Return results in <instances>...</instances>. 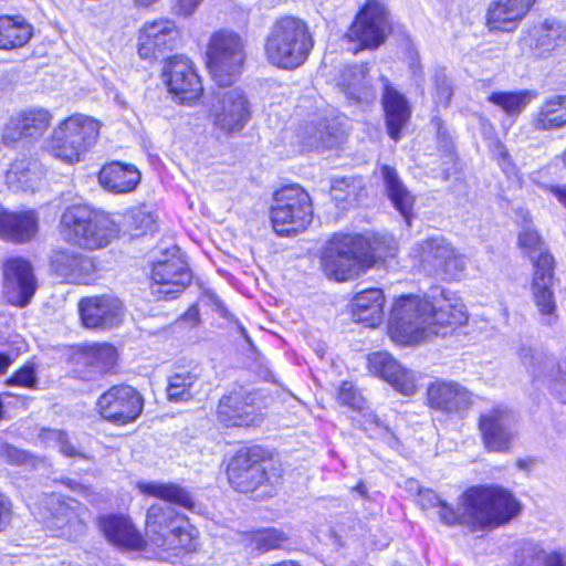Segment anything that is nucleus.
<instances>
[{"label": "nucleus", "mask_w": 566, "mask_h": 566, "mask_svg": "<svg viewBox=\"0 0 566 566\" xmlns=\"http://www.w3.org/2000/svg\"><path fill=\"white\" fill-rule=\"evenodd\" d=\"M434 82L436 91L433 94V99L437 105L447 107L452 96V87L450 81L446 75H437Z\"/></svg>", "instance_id": "obj_55"}, {"label": "nucleus", "mask_w": 566, "mask_h": 566, "mask_svg": "<svg viewBox=\"0 0 566 566\" xmlns=\"http://www.w3.org/2000/svg\"><path fill=\"white\" fill-rule=\"evenodd\" d=\"M352 238L358 247L366 269L374 266L384 258L392 256L397 251V242L390 233L352 234Z\"/></svg>", "instance_id": "obj_31"}, {"label": "nucleus", "mask_w": 566, "mask_h": 566, "mask_svg": "<svg viewBox=\"0 0 566 566\" xmlns=\"http://www.w3.org/2000/svg\"><path fill=\"white\" fill-rule=\"evenodd\" d=\"M39 439L46 447L57 448L65 457L85 458L84 453L70 443L67 434L62 430L43 428L39 433Z\"/></svg>", "instance_id": "obj_47"}, {"label": "nucleus", "mask_w": 566, "mask_h": 566, "mask_svg": "<svg viewBox=\"0 0 566 566\" xmlns=\"http://www.w3.org/2000/svg\"><path fill=\"white\" fill-rule=\"evenodd\" d=\"M51 266L57 276L74 284L91 283L96 271L91 256L71 251H56L52 255Z\"/></svg>", "instance_id": "obj_25"}, {"label": "nucleus", "mask_w": 566, "mask_h": 566, "mask_svg": "<svg viewBox=\"0 0 566 566\" xmlns=\"http://www.w3.org/2000/svg\"><path fill=\"white\" fill-rule=\"evenodd\" d=\"M60 231L64 239L83 249L107 247L119 233L118 224L109 214L87 205L69 206L61 216Z\"/></svg>", "instance_id": "obj_4"}, {"label": "nucleus", "mask_w": 566, "mask_h": 566, "mask_svg": "<svg viewBox=\"0 0 566 566\" xmlns=\"http://www.w3.org/2000/svg\"><path fill=\"white\" fill-rule=\"evenodd\" d=\"M535 0H493L486 12V25L491 31H514L531 10Z\"/></svg>", "instance_id": "obj_26"}, {"label": "nucleus", "mask_w": 566, "mask_h": 566, "mask_svg": "<svg viewBox=\"0 0 566 566\" xmlns=\"http://www.w3.org/2000/svg\"><path fill=\"white\" fill-rule=\"evenodd\" d=\"M271 221L279 235H294L312 222L313 210L308 193L297 185L282 187L274 192Z\"/></svg>", "instance_id": "obj_6"}, {"label": "nucleus", "mask_w": 566, "mask_h": 566, "mask_svg": "<svg viewBox=\"0 0 566 566\" xmlns=\"http://www.w3.org/2000/svg\"><path fill=\"white\" fill-rule=\"evenodd\" d=\"M554 258L542 253L535 261V270L531 283V294L536 307L538 322L544 326H554L558 322L554 285Z\"/></svg>", "instance_id": "obj_12"}, {"label": "nucleus", "mask_w": 566, "mask_h": 566, "mask_svg": "<svg viewBox=\"0 0 566 566\" xmlns=\"http://www.w3.org/2000/svg\"><path fill=\"white\" fill-rule=\"evenodd\" d=\"M314 48L308 23L296 15H282L270 27L264 42L266 61L282 70H294L307 60Z\"/></svg>", "instance_id": "obj_3"}, {"label": "nucleus", "mask_w": 566, "mask_h": 566, "mask_svg": "<svg viewBox=\"0 0 566 566\" xmlns=\"http://www.w3.org/2000/svg\"><path fill=\"white\" fill-rule=\"evenodd\" d=\"M544 566H566L565 558L560 553L552 552L544 557Z\"/></svg>", "instance_id": "obj_64"}, {"label": "nucleus", "mask_w": 566, "mask_h": 566, "mask_svg": "<svg viewBox=\"0 0 566 566\" xmlns=\"http://www.w3.org/2000/svg\"><path fill=\"white\" fill-rule=\"evenodd\" d=\"M24 137V130L19 116L10 118L2 133V142L11 145Z\"/></svg>", "instance_id": "obj_57"}, {"label": "nucleus", "mask_w": 566, "mask_h": 566, "mask_svg": "<svg viewBox=\"0 0 566 566\" xmlns=\"http://www.w3.org/2000/svg\"><path fill=\"white\" fill-rule=\"evenodd\" d=\"M337 399L342 405L348 406L353 409L359 410L361 408V396L357 394L350 382L344 381L340 385Z\"/></svg>", "instance_id": "obj_56"}, {"label": "nucleus", "mask_w": 566, "mask_h": 566, "mask_svg": "<svg viewBox=\"0 0 566 566\" xmlns=\"http://www.w3.org/2000/svg\"><path fill=\"white\" fill-rule=\"evenodd\" d=\"M134 174H136L138 177L142 176L140 171L136 168V166L132 164H125L122 161H111L101 168L98 177H120Z\"/></svg>", "instance_id": "obj_54"}, {"label": "nucleus", "mask_w": 566, "mask_h": 566, "mask_svg": "<svg viewBox=\"0 0 566 566\" xmlns=\"http://www.w3.org/2000/svg\"><path fill=\"white\" fill-rule=\"evenodd\" d=\"M7 386H19L24 388H34L36 385L35 368L31 364H27L17 370L6 381Z\"/></svg>", "instance_id": "obj_52"}, {"label": "nucleus", "mask_w": 566, "mask_h": 566, "mask_svg": "<svg viewBox=\"0 0 566 566\" xmlns=\"http://www.w3.org/2000/svg\"><path fill=\"white\" fill-rule=\"evenodd\" d=\"M202 0H177L176 10L179 14L189 17L191 15Z\"/></svg>", "instance_id": "obj_63"}, {"label": "nucleus", "mask_w": 566, "mask_h": 566, "mask_svg": "<svg viewBox=\"0 0 566 566\" xmlns=\"http://www.w3.org/2000/svg\"><path fill=\"white\" fill-rule=\"evenodd\" d=\"M39 219L34 211L0 210V239L15 243L30 241L38 232Z\"/></svg>", "instance_id": "obj_28"}, {"label": "nucleus", "mask_w": 566, "mask_h": 566, "mask_svg": "<svg viewBox=\"0 0 566 566\" xmlns=\"http://www.w3.org/2000/svg\"><path fill=\"white\" fill-rule=\"evenodd\" d=\"M164 76L168 90L181 103L191 105L203 93V86L191 61L182 55L170 57L165 67Z\"/></svg>", "instance_id": "obj_17"}, {"label": "nucleus", "mask_w": 566, "mask_h": 566, "mask_svg": "<svg viewBox=\"0 0 566 566\" xmlns=\"http://www.w3.org/2000/svg\"><path fill=\"white\" fill-rule=\"evenodd\" d=\"M517 356L534 378H539L545 374L549 357L544 352L521 345L517 349Z\"/></svg>", "instance_id": "obj_48"}, {"label": "nucleus", "mask_w": 566, "mask_h": 566, "mask_svg": "<svg viewBox=\"0 0 566 566\" xmlns=\"http://www.w3.org/2000/svg\"><path fill=\"white\" fill-rule=\"evenodd\" d=\"M386 190L388 198L392 202L394 207L403 217L407 226H411L412 219V207L415 197L403 186L400 179H386Z\"/></svg>", "instance_id": "obj_42"}, {"label": "nucleus", "mask_w": 566, "mask_h": 566, "mask_svg": "<svg viewBox=\"0 0 566 566\" xmlns=\"http://www.w3.org/2000/svg\"><path fill=\"white\" fill-rule=\"evenodd\" d=\"M12 516L11 500L0 492V533L3 532L10 524Z\"/></svg>", "instance_id": "obj_58"}, {"label": "nucleus", "mask_w": 566, "mask_h": 566, "mask_svg": "<svg viewBox=\"0 0 566 566\" xmlns=\"http://www.w3.org/2000/svg\"><path fill=\"white\" fill-rule=\"evenodd\" d=\"M245 61L243 39L233 31L219 30L211 34L207 49V65L214 81L229 85L242 71Z\"/></svg>", "instance_id": "obj_7"}, {"label": "nucleus", "mask_w": 566, "mask_h": 566, "mask_svg": "<svg viewBox=\"0 0 566 566\" xmlns=\"http://www.w3.org/2000/svg\"><path fill=\"white\" fill-rule=\"evenodd\" d=\"M99 186L114 195L127 193L135 190L139 179H97Z\"/></svg>", "instance_id": "obj_53"}, {"label": "nucleus", "mask_w": 566, "mask_h": 566, "mask_svg": "<svg viewBox=\"0 0 566 566\" xmlns=\"http://www.w3.org/2000/svg\"><path fill=\"white\" fill-rule=\"evenodd\" d=\"M428 401L437 410L460 413L470 409L472 394L455 381H436L428 387Z\"/></svg>", "instance_id": "obj_24"}, {"label": "nucleus", "mask_w": 566, "mask_h": 566, "mask_svg": "<svg viewBox=\"0 0 566 566\" xmlns=\"http://www.w3.org/2000/svg\"><path fill=\"white\" fill-rule=\"evenodd\" d=\"M151 280V293L165 300L175 298L190 283V271L177 245L160 247L155 251Z\"/></svg>", "instance_id": "obj_8"}, {"label": "nucleus", "mask_w": 566, "mask_h": 566, "mask_svg": "<svg viewBox=\"0 0 566 566\" xmlns=\"http://www.w3.org/2000/svg\"><path fill=\"white\" fill-rule=\"evenodd\" d=\"M98 134L97 120L83 114L72 115L54 128L50 144L51 153L66 164L80 163L95 145Z\"/></svg>", "instance_id": "obj_5"}, {"label": "nucleus", "mask_w": 566, "mask_h": 566, "mask_svg": "<svg viewBox=\"0 0 566 566\" xmlns=\"http://www.w3.org/2000/svg\"><path fill=\"white\" fill-rule=\"evenodd\" d=\"M117 350L109 344H93L72 355L73 374L76 378L92 381L113 373L117 364Z\"/></svg>", "instance_id": "obj_19"}, {"label": "nucleus", "mask_w": 566, "mask_h": 566, "mask_svg": "<svg viewBox=\"0 0 566 566\" xmlns=\"http://www.w3.org/2000/svg\"><path fill=\"white\" fill-rule=\"evenodd\" d=\"M25 138L41 136L50 125L51 115L45 109H32L19 115Z\"/></svg>", "instance_id": "obj_46"}, {"label": "nucleus", "mask_w": 566, "mask_h": 566, "mask_svg": "<svg viewBox=\"0 0 566 566\" xmlns=\"http://www.w3.org/2000/svg\"><path fill=\"white\" fill-rule=\"evenodd\" d=\"M142 493L156 496L166 502L178 504L189 511L195 510V502L185 489L171 483L142 482L138 483Z\"/></svg>", "instance_id": "obj_39"}, {"label": "nucleus", "mask_w": 566, "mask_h": 566, "mask_svg": "<svg viewBox=\"0 0 566 566\" xmlns=\"http://www.w3.org/2000/svg\"><path fill=\"white\" fill-rule=\"evenodd\" d=\"M211 115L213 125L222 134L240 133L250 118L249 102L238 87L220 90L216 95Z\"/></svg>", "instance_id": "obj_15"}, {"label": "nucleus", "mask_w": 566, "mask_h": 566, "mask_svg": "<svg viewBox=\"0 0 566 566\" xmlns=\"http://www.w3.org/2000/svg\"><path fill=\"white\" fill-rule=\"evenodd\" d=\"M38 289L31 263L23 258H10L3 265V290L8 302L18 307L30 304Z\"/></svg>", "instance_id": "obj_18"}, {"label": "nucleus", "mask_w": 566, "mask_h": 566, "mask_svg": "<svg viewBox=\"0 0 566 566\" xmlns=\"http://www.w3.org/2000/svg\"><path fill=\"white\" fill-rule=\"evenodd\" d=\"M409 255L424 271L441 274L449 280L459 279L465 269L464 256L457 253L452 244L440 234L415 242Z\"/></svg>", "instance_id": "obj_9"}, {"label": "nucleus", "mask_w": 566, "mask_h": 566, "mask_svg": "<svg viewBox=\"0 0 566 566\" xmlns=\"http://www.w3.org/2000/svg\"><path fill=\"white\" fill-rule=\"evenodd\" d=\"M356 421L373 438H385L390 433L388 427L371 411L361 412Z\"/></svg>", "instance_id": "obj_51"}, {"label": "nucleus", "mask_w": 566, "mask_h": 566, "mask_svg": "<svg viewBox=\"0 0 566 566\" xmlns=\"http://www.w3.org/2000/svg\"><path fill=\"white\" fill-rule=\"evenodd\" d=\"M99 528L106 539L127 549H139L144 539L130 521L124 516L109 515L101 517Z\"/></svg>", "instance_id": "obj_30"}, {"label": "nucleus", "mask_w": 566, "mask_h": 566, "mask_svg": "<svg viewBox=\"0 0 566 566\" xmlns=\"http://www.w3.org/2000/svg\"><path fill=\"white\" fill-rule=\"evenodd\" d=\"M368 72L367 64L346 66L339 74L337 86L348 99L368 102L375 96L369 85Z\"/></svg>", "instance_id": "obj_33"}, {"label": "nucleus", "mask_w": 566, "mask_h": 566, "mask_svg": "<svg viewBox=\"0 0 566 566\" xmlns=\"http://www.w3.org/2000/svg\"><path fill=\"white\" fill-rule=\"evenodd\" d=\"M1 452L9 461L18 464L23 463L27 459V454L24 451L19 450L9 444L2 446Z\"/></svg>", "instance_id": "obj_62"}, {"label": "nucleus", "mask_w": 566, "mask_h": 566, "mask_svg": "<svg viewBox=\"0 0 566 566\" xmlns=\"http://www.w3.org/2000/svg\"><path fill=\"white\" fill-rule=\"evenodd\" d=\"M342 142V132L335 124L324 120L318 124H308L303 129L302 143L305 147L315 150L332 149Z\"/></svg>", "instance_id": "obj_36"}, {"label": "nucleus", "mask_w": 566, "mask_h": 566, "mask_svg": "<svg viewBox=\"0 0 566 566\" xmlns=\"http://www.w3.org/2000/svg\"><path fill=\"white\" fill-rule=\"evenodd\" d=\"M566 124V96L546 99L533 114L532 125L538 130H549Z\"/></svg>", "instance_id": "obj_37"}, {"label": "nucleus", "mask_w": 566, "mask_h": 566, "mask_svg": "<svg viewBox=\"0 0 566 566\" xmlns=\"http://www.w3.org/2000/svg\"><path fill=\"white\" fill-rule=\"evenodd\" d=\"M96 408L105 420L115 424H126L140 416L144 399L132 386H113L99 396Z\"/></svg>", "instance_id": "obj_14"}, {"label": "nucleus", "mask_w": 566, "mask_h": 566, "mask_svg": "<svg viewBox=\"0 0 566 566\" xmlns=\"http://www.w3.org/2000/svg\"><path fill=\"white\" fill-rule=\"evenodd\" d=\"M522 555L524 558L533 560H544L545 554L544 548L541 544L534 542H527L522 547Z\"/></svg>", "instance_id": "obj_61"}, {"label": "nucleus", "mask_w": 566, "mask_h": 566, "mask_svg": "<svg viewBox=\"0 0 566 566\" xmlns=\"http://www.w3.org/2000/svg\"><path fill=\"white\" fill-rule=\"evenodd\" d=\"M35 164L29 161L27 158L17 159L14 163L10 165V168L7 171V177H18L19 175L25 174H34L32 167Z\"/></svg>", "instance_id": "obj_59"}, {"label": "nucleus", "mask_w": 566, "mask_h": 566, "mask_svg": "<svg viewBox=\"0 0 566 566\" xmlns=\"http://www.w3.org/2000/svg\"><path fill=\"white\" fill-rule=\"evenodd\" d=\"M348 188L349 185L347 179H334L333 184L331 185L332 198L337 202L346 201L350 193V191L345 193V190Z\"/></svg>", "instance_id": "obj_60"}, {"label": "nucleus", "mask_w": 566, "mask_h": 566, "mask_svg": "<svg viewBox=\"0 0 566 566\" xmlns=\"http://www.w3.org/2000/svg\"><path fill=\"white\" fill-rule=\"evenodd\" d=\"M382 85V107L390 138L398 140L401 129L408 123L411 107L403 94L398 92L386 76H380Z\"/></svg>", "instance_id": "obj_27"}, {"label": "nucleus", "mask_w": 566, "mask_h": 566, "mask_svg": "<svg viewBox=\"0 0 566 566\" xmlns=\"http://www.w3.org/2000/svg\"><path fill=\"white\" fill-rule=\"evenodd\" d=\"M535 94L531 91L493 92L488 101L500 107L507 116H517L531 103Z\"/></svg>", "instance_id": "obj_40"}, {"label": "nucleus", "mask_w": 566, "mask_h": 566, "mask_svg": "<svg viewBox=\"0 0 566 566\" xmlns=\"http://www.w3.org/2000/svg\"><path fill=\"white\" fill-rule=\"evenodd\" d=\"M464 305L434 287L429 295H401L391 308L388 321L390 338L402 346L418 345L436 336L446 337L464 325Z\"/></svg>", "instance_id": "obj_1"}, {"label": "nucleus", "mask_w": 566, "mask_h": 566, "mask_svg": "<svg viewBox=\"0 0 566 566\" xmlns=\"http://www.w3.org/2000/svg\"><path fill=\"white\" fill-rule=\"evenodd\" d=\"M385 295L380 289H367L353 298V316L357 322L370 327L379 325L384 318Z\"/></svg>", "instance_id": "obj_32"}, {"label": "nucleus", "mask_w": 566, "mask_h": 566, "mask_svg": "<svg viewBox=\"0 0 566 566\" xmlns=\"http://www.w3.org/2000/svg\"><path fill=\"white\" fill-rule=\"evenodd\" d=\"M388 32L389 23L385 7L376 0H368L356 14L345 38L348 42L356 43L350 50L357 53L364 49H377L385 42Z\"/></svg>", "instance_id": "obj_11"}, {"label": "nucleus", "mask_w": 566, "mask_h": 566, "mask_svg": "<svg viewBox=\"0 0 566 566\" xmlns=\"http://www.w3.org/2000/svg\"><path fill=\"white\" fill-rule=\"evenodd\" d=\"M461 500V509L454 510L431 490L419 495L421 506L437 507L440 521L446 525L495 528L514 518L521 510L512 493L495 485L472 486Z\"/></svg>", "instance_id": "obj_2"}, {"label": "nucleus", "mask_w": 566, "mask_h": 566, "mask_svg": "<svg viewBox=\"0 0 566 566\" xmlns=\"http://www.w3.org/2000/svg\"><path fill=\"white\" fill-rule=\"evenodd\" d=\"M180 38L179 29L169 19L147 22L139 31L138 54L142 59L151 60L172 51Z\"/></svg>", "instance_id": "obj_20"}, {"label": "nucleus", "mask_w": 566, "mask_h": 566, "mask_svg": "<svg viewBox=\"0 0 566 566\" xmlns=\"http://www.w3.org/2000/svg\"><path fill=\"white\" fill-rule=\"evenodd\" d=\"M524 226L518 234V244L525 253L528 254L535 268V261L542 253H548L544 248V242L537 231L532 227L528 216L521 212Z\"/></svg>", "instance_id": "obj_45"}, {"label": "nucleus", "mask_w": 566, "mask_h": 566, "mask_svg": "<svg viewBox=\"0 0 566 566\" xmlns=\"http://www.w3.org/2000/svg\"><path fill=\"white\" fill-rule=\"evenodd\" d=\"M371 374L390 384L397 391L411 396L417 390L415 373L403 367L387 352H377L368 356Z\"/></svg>", "instance_id": "obj_23"}, {"label": "nucleus", "mask_w": 566, "mask_h": 566, "mask_svg": "<svg viewBox=\"0 0 566 566\" xmlns=\"http://www.w3.org/2000/svg\"><path fill=\"white\" fill-rule=\"evenodd\" d=\"M266 453L261 447L241 448L228 464L230 484L239 492H253L268 480Z\"/></svg>", "instance_id": "obj_13"}, {"label": "nucleus", "mask_w": 566, "mask_h": 566, "mask_svg": "<svg viewBox=\"0 0 566 566\" xmlns=\"http://www.w3.org/2000/svg\"><path fill=\"white\" fill-rule=\"evenodd\" d=\"M321 264L325 275L338 282L352 280L366 270L349 233L334 234L324 249Z\"/></svg>", "instance_id": "obj_10"}, {"label": "nucleus", "mask_w": 566, "mask_h": 566, "mask_svg": "<svg viewBox=\"0 0 566 566\" xmlns=\"http://www.w3.org/2000/svg\"><path fill=\"white\" fill-rule=\"evenodd\" d=\"M198 535V530L190 524L186 516H182L165 537H155L154 544L167 551L184 549L191 552L196 549Z\"/></svg>", "instance_id": "obj_34"}, {"label": "nucleus", "mask_w": 566, "mask_h": 566, "mask_svg": "<svg viewBox=\"0 0 566 566\" xmlns=\"http://www.w3.org/2000/svg\"><path fill=\"white\" fill-rule=\"evenodd\" d=\"M244 536L249 545L261 553L284 548L289 544L287 536L276 528L258 530Z\"/></svg>", "instance_id": "obj_43"}, {"label": "nucleus", "mask_w": 566, "mask_h": 566, "mask_svg": "<svg viewBox=\"0 0 566 566\" xmlns=\"http://www.w3.org/2000/svg\"><path fill=\"white\" fill-rule=\"evenodd\" d=\"M75 504V502H64L55 494L46 495L38 507L36 517L51 531L69 535L71 532L67 530L83 528Z\"/></svg>", "instance_id": "obj_22"}, {"label": "nucleus", "mask_w": 566, "mask_h": 566, "mask_svg": "<svg viewBox=\"0 0 566 566\" xmlns=\"http://www.w3.org/2000/svg\"><path fill=\"white\" fill-rule=\"evenodd\" d=\"M566 43V27L555 21H545L536 38V49L549 53Z\"/></svg>", "instance_id": "obj_44"}, {"label": "nucleus", "mask_w": 566, "mask_h": 566, "mask_svg": "<svg viewBox=\"0 0 566 566\" xmlns=\"http://www.w3.org/2000/svg\"><path fill=\"white\" fill-rule=\"evenodd\" d=\"M479 430L489 452H509L516 437L514 418L503 406L483 411L479 418Z\"/></svg>", "instance_id": "obj_16"}, {"label": "nucleus", "mask_w": 566, "mask_h": 566, "mask_svg": "<svg viewBox=\"0 0 566 566\" xmlns=\"http://www.w3.org/2000/svg\"><path fill=\"white\" fill-rule=\"evenodd\" d=\"M32 36V27L22 17H0V50L25 45Z\"/></svg>", "instance_id": "obj_35"}, {"label": "nucleus", "mask_w": 566, "mask_h": 566, "mask_svg": "<svg viewBox=\"0 0 566 566\" xmlns=\"http://www.w3.org/2000/svg\"><path fill=\"white\" fill-rule=\"evenodd\" d=\"M549 388L552 394L563 403H566V353L556 366L549 371Z\"/></svg>", "instance_id": "obj_50"}, {"label": "nucleus", "mask_w": 566, "mask_h": 566, "mask_svg": "<svg viewBox=\"0 0 566 566\" xmlns=\"http://www.w3.org/2000/svg\"><path fill=\"white\" fill-rule=\"evenodd\" d=\"M198 382L197 374L189 370H180L169 377L167 397L171 402H185L195 395Z\"/></svg>", "instance_id": "obj_41"}, {"label": "nucleus", "mask_w": 566, "mask_h": 566, "mask_svg": "<svg viewBox=\"0 0 566 566\" xmlns=\"http://www.w3.org/2000/svg\"><path fill=\"white\" fill-rule=\"evenodd\" d=\"M80 316L87 328L107 329L117 326L123 317V304L113 296L83 298L78 304Z\"/></svg>", "instance_id": "obj_21"}, {"label": "nucleus", "mask_w": 566, "mask_h": 566, "mask_svg": "<svg viewBox=\"0 0 566 566\" xmlns=\"http://www.w3.org/2000/svg\"><path fill=\"white\" fill-rule=\"evenodd\" d=\"M251 394L242 391L224 396L218 405V419L227 427H242L254 423V408Z\"/></svg>", "instance_id": "obj_29"}, {"label": "nucleus", "mask_w": 566, "mask_h": 566, "mask_svg": "<svg viewBox=\"0 0 566 566\" xmlns=\"http://www.w3.org/2000/svg\"><path fill=\"white\" fill-rule=\"evenodd\" d=\"M182 516L167 503L151 505L147 512L146 520V530L151 542L154 543L155 537H165Z\"/></svg>", "instance_id": "obj_38"}, {"label": "nucleus", "mask_w": 566, "mask_h": 566, "mask_svg": "<svg viewBox=\"0 0 566 566\" xmlns=\"http://www.w3.org/2000/svg\"><path fill=\"white\" fill-rule=\"evenodd\" d=\"M127 219L128 226L136 237L153 232L156 228V217L146 206L132 209Z\"/></svg>", "instance_id": "obj_49"}]
</instances>
